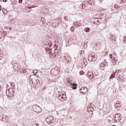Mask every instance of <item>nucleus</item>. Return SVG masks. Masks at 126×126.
<instances>
[{
	"mask_svg": "<svg viewBox=\"0 0 126 126\" xmlns=\"http://www.w3.org/2000/svg\"><path fill=\"white\" fill-rule=\"evenodd\" d=\"M11 126H15L14 125H12Z\"/></svg>",
	"mask_w": 126,
	"mask_h": 126,
	"instance_id": "43",
	"label": "nucleus"
},
{
	"mask_svg": "<svg viewBox=\"0 0 126 126\" xmlns=\"http://www.w3.org/2000/svg\"><path fill=\"white\" fill-rule=\"evenodd\" d=\"M108 123H109V124H110V123H111V121H110V120H108Z\"/></svg>",
	"mask_w": 126,
	"mask_h": 126,
	"instance_id": "37",
	"label": "nucleus"
},
{
	"mask_svg": "<svg viewBox=\"0 0 126 126\" xmlns=\"http://www.w3.org/2000/svg\"><path fill=\"white\" fill-rule=\"evenodd\" d=\"M60 67H55L54 68L51 69L50 71V73L52 75L56 76V75H58L59 73H60Z\"/></svg>",
	"mask_w": 126,
	"mask_h": 126,
	"instance_id": "3",
	"label": "nucleus"
},
{
	"mask_svg": "<svg viewBox=\"0 0 126 126\" xmlns=\"http://www.w3.org/2000/svg\"><path fill=\"white\" fill-rule=\"evenodd\" d=\"M74 27L72 26L71 28H70V30L72 32H74Z\"/></svg>",
	"mask_w": 126,
	"mask_h": 126,
	"instance_id": "27",
	"label": "nucleus"
},
{
	"mask_svg": "<svg viewBox=\"0 0 126 126\" xmlns=\"http://www.w3.org/2000/svg\"><path fill=\"white\" fill-rule=\"evenodd\" d=\"M36 85L38 87H41L42 86V82H41L40 80H36Z\"/></svg>",
	"mask_w": 126,
	"mask_h": 126,
	"instance_id": "12",
	"label": "nucleus"
},
{
	"mask_svg": "<svg viewBox=\"0 0 126 126\" xmlns=\"http://www.w3.org/2000/svg\"><path fill=\"white\" fill-rule=\"evenodd\" d=\"M0 57H2V54H0Z\"/></svg>",
	"mask_w": 126,
	"mask_h": 126,
	"instance_id": "39",
	"label": "nucleus"
},
{
	"mask_svg": "<svg viewBox=\"0 0 126 126\" xmlns=\"http://www.w3.org/2000/svg\"><path fill=\"white\" fill-rule=\"evenodd\" d=\"M24 72L25 73V72H26V70H24Z\"/></svg>",
	"mask_w": 126,
	"mask_h": 126,
	"instance_id": "41",
	"label": "nucleus"
},
{
	"mask_svg": "<svg viewBox=\"0 0 126 126\" xmlns=\"http://www.w3.org/2000/svg\"><path fill=\"white\" fill-rule=\"evenodd\" d=\"M1 35L2 37H5V36H6V35H7V32L4 31V32H2Z\"/></svg>",
	"mask_w": 126,
	"mask_h": 126,
	"instance_id": "19",
	"label": "nucleus"
},
{
	"mask_svg": "<svg viewBox=\"0 0 126 126\" xmlns=\"http://www.w3.org/2000/svg\"><path fill=\"white\" fill-rule=\"evenodd\" d=\"M6 94L8 97H12L14 95V88H11L6 90Z\"/></svg>",
	"mask_w": 126,
	"mask_h": 126,
	"instance_id": "2",
	"label": "nucleus"
},
{
	"mask_svg": "<svg viewBox=\"0 0 126 126\" xmlns=\"http://www.w3.org/2000/svg\"><path fill=\"white\" fill-rule=\"evenodd\" d=\"M9 29H10V30H11V28H10Z\"/></svg>",
	"mask_w": 126,
	"mask_h": 126,
	"instance_id": "45",
	"label": "nucleus"
},
{
	"mask_svg": "<svg viewBox=\"0 0 126 126\" xmlns=\"http://www.w3.org/2000/svg\"><path fill=\"white\" fill-rule=\"evenodd\" d=\"M60 97H61V98L62 100H63V96L60 95Z\"/></svg>",
	"mask_w": 126,
	"mask_h": 126,
	"instance_id": "34",
	"label": "nucleus"
},
{
	"mask_svg": "<svg viewBox=\"0 0 126 126\" xmlns=\"http://www.w3.org/2000/svg\"><path fill=\"white\" fill-rule=\"evenodd\" d=\"M123 0V2H125L126 3V0Z\"/></svg>",
	"mask_w": 126,
	"mask_h": 126,
	"instance_id": "35",
	"label": "nucleus"
},
{
	"mask_svg": "<svg viewBox=\"0 0 126 126\" xmlns=\"http://www.w3.org/2000/svg\"><path fill=\"white\" fill-rule=\"evenodd\" d=\"M84 54V51H83V50L81 51V52H80V55L82 56Z\"/></svg>",
	"mask_w": 126,
	"mask_h": 126,
	"instance_id": "28",
	"label": "nucleus"
},
{
	"mask_svg": "<svg viewBox=\"0 0 126 126\" xmlns=\"http://www.w3.org/2000/svg\"><path fill=\"white\" fill-rule=\"evenodd\" d=\"M33 126H39V124H35L34 125H33Z\"/></svg>",
	"mask_w": 126,
	"mask_h": 126,
	"instance_id": "33",
	"label": "nucleus"
},
{
	"mask_svg": "<svg viewBox=\"0 0 126 126\" xmlns=\"http://www.w3.org/2000/svg\"><path fill=\"white\" fill-rule=\"evenodd\" d=\"M0 11H1V6H0Z\"/></svg>",
	"mask_w": 126,
	"mask_h": 126,
	"instance_id": "38",
	"label": "nucleus"
},
{
	"mask_svg": "<svg viewBox=\"0 0 126 126\" xmlns=\"http://www.w3.org/2000/svg\"><path fill=\"white\" fill-rule=\"evenodd\" d=\"M116 126V125H113V126Z\"/></svg>",
	"mask_w": 126,
	"mask_h": 126,
	"instance_id": "46",
	"label": "nucleus"
},
{
	"mask_svg": "<svg viewBox=\"0 0 126 126\" xmlns=\"http://www.w3.org/2000/svg\"><path fill=\"white\" fill-rule=\"evenodd\" d=\"M87 91H88V89L85 87H82L80 90L81 93H84V94L87 93Z\"/></svg>",
	"mask_w": 126,
	"mask_h": 126,
	"instance_id": "9",
	"label": "nucleus"
},
{
	"mask_svg": "<svg viewBox=\"0 0 126 126\" xmlns=\"http://www.w3.org/2000/svg\"><path fill=\"white\" fill-rule=\"evenodd\" d=\"M109 38L110 42H112V43H116V41H117V36H116V35L111 34Z\"/></svg>",
	"mask_w": 126,
	"mask_h": 126,
	"instance_id": "6",
	"label": "nucleus"
},
{
	"mask_svg": "<svg viewBox=\"0 0 126 126\" xmlns=\"http://www.w3.org/2000/svg\"><path fill=\"white\" fill-rule=\"evenodd\" d=\"M6 29H7V28H8V27H5Z\"/></svg>",
	"mask_w": 126,
	"mask_h": 126,
	"instance_id": "42",
	"label": "nucleus"
},
{
	"mask_svg": "<svg viewBox=\"0 0 126 126\" xmlns=\"http://www.w3.org/2000/svg\"><path fill=\"white\" fill-rule=\"evenodd\" d=\"M41 21L43 24H45V23H46V20L44 18V17H42L41 18Z\"/></svg>",
	"mask_w": 126,
	"mask_h": 126,
	"instance_id": "20",
	"label": "nucleus"
},
{
	"mask_svg": "<svg viewBox=\"0 0 126 126\" xmlns=\"http://www.w3.org/2000/svg\"><path fill=\"white\" fill-rule=\"evenodd\" d=\"M121 72V70H116L115 72L114 73V74H112L111 76L112 77H115L117 74H118Z\"/></svg>",
	"mask_w": 126,
	"mask_h": 126,
	"instance_id": "11",
	"label": "nucleus"
},
{
	"mask_svg": "<svg viewBox=\"0 0 126 126\" xmlns=\"http://www.w3.org/2000/svg\"><path fill=\"white\" fill-rule=\"evenodd\" d=\"M3 96V91L1 90V87L0 86V98Z\"/></svg>",
	"mask_w": 126,
	"mask_h": 126,
	"instance_id": "15",
	"label": "nucleus"
},
{
	"mask_svg": "<svg viewBox=\"0 0 126 126\" xmlns=\"http://www.w3.org/2000/svg\"><path fill=\"white\" fill-rule=\"evenodd\" d=\"M118 120V122H120V121H121V120H122V116L120 115V117H118V119H116V120Z\"/></svg>",
	"mask_w": 126,
	"mask_h": 126,
	"instance_id": "29",
	"label": "nucleus"
},
{
	"mask_svg": "<svg viewBox=\"0 0 126 126\" xmlns=\"http://www.w3.org/2000/svg\"><path fill=\"white\" fill-rule=\"evenodd\" d=\"M67 80V81H68V82L69 83V79H68Z\"/></svg>",
	"mask_w": 126,
	"mask_h": 126,
	"instance_id": "40",
	"label": "nucleus"
},
{
	"mask_svg": "<svg viewBox=\"0 0 126 126\" xmlns=\"http://www.w3.org/2000/svg\"><path fill=\"white\" fill-rule=\"evenodd\" d=\"M32 109L34 112L36 113H41L42 112V109L40 107V106L36 105H34L32 106Z\"/></svg>",
	"mask_w": 126,
	"mask_h": 126,
	"instance_id": "5",
	"label": "nucleus"
},
{
	"mask_svg": "<svg viewBox=\"0 0 126 126\" xmlns=\"http://www.w3.org/2000/svg\"><path fill=\"white\" fill-rule=\"evenodd\" d=\"M107 66H108V63L105 62L102 63L100 64V69L104 70V69H105V67Z\"/></svg>",
	"mask_w": 126,
	"mask_h": 126,
	"instance_id": "7",
	"label": "nucleus"
},
{
	"mask_svg": "<svg viewBox=\"0 0 126 126\" xmlns=\"http://www.w3.org/2000/svg\"><path fill=\"white\" fill-rule=\"evenodd\" d=\"M59 99H60V100H61V101H63V100H61V98H59Z\"/></svg>",
	"mask_w": 126,
	"mask_h": 126,
	"instance_id": "44",
	"label": "nucleus"
},
{
	"mask_svg": "<svg viewBox=\"0 0 126 126\" xmlns=\"http://www.w3.org/2000/svg\"><path fill=\"white\" fill-rule=\"evenodd\" d=\"M84 30H85V32H86L87 33L90 32V28H85Z\"/></svg>",
	"mask_w": 126,
	"mask_h": 126,
	"instance_id": "22",
	"label": "nucleus"
},
{
	"mask_svg": "<svg viewBox=\"0 0 126 126\" xmlns=\"http://www.w3.org/2000/svg\"><path fill=\"white\" fill-rule=\"evenodd\" d=\"M85 4L84 3H82L81 5H80L79 7V8H81L82 9H84V8H85Z\"/></svg>",
	"mask_w": 126,
	"mask_h": 126,
	"instance_id": "18",
	"label": "nucleus"
},
{
	"mask_svg": "<svg viewBox=\"0 0 126 126\" xmlns=\"http://www.w3.org/2000/svg\"><path fill=\"white\" fill-rule=\"evenodd\" d=\"M87 111L89 113H90V112L92 111V109H91V108L90 107V108L87 109Z\"/></svg>",
	"mask_w": 126,
	"mask_h": 126,
	"instance_id": "25",
	"label": "nucleus"
},
{
	"mask_svg": "<svg viewBox=\"0 0 126 126\" xmlns=\"http://www.w3.org/2000/svg\"><path fill=\"white\" fill-rule=\"evenodd\" d=\"M3 2H6L7 1V0H3Z\"/></svg>",
	"mask_w": 126,
	"mask_h": 126,
	"instance_id": "36",
	"label": "nucleus"
},
{
	"mask_svg": "<svg viewBox=\"0 0 126 126\" xmlns=\"http://www.w3.org/2000/svg\"><path fill=\"white\" fill-rule=\"evenodd\" d=\"M11 85L12 86V88H14V89H15V84L14 83V82H12L11 83Z\"/></svg>",
	"mask_w": 126,
	"mask_h": 126,
	"instance_id": "23",
	"label": "nucleus"
},
{
	"mask_svg": "<svg viewBox=\"0 0 126 126\" xmlns=\"http://www.w3.org/2000/svg\"><path fill=\"white\" fill-rule=\"evenodd\" d=\"M57 20L58 21V24H60V23L62 22V18H59L58 19H57Z\"/></svg>",
	"mask_w": 126,
	"mask_h": 126,
	"instance_id": "24",
	"label": "nucleus"
},
{
	"mask_svg": "<svg viewBox=\"0 0 126 126\" xmlns=\"http://www.w3.org/2000/svg\"><path fill=\"white\" fill-rule=\"evenodd\" d=\"M116 77L117 79H122V76L121 75V72L117 74Z\"/></svg>",
	"mask_w": 126,
	"mask_h": 126,
	"instance_id": "16",
	"label": "nucleus"
},
{
	"mask_svg": "<svg viewBox=\"0 0 126 126\" xmlns=\"http://www.w3.org/2000/svg\"><path fill=\"white\" fill-rule=\"evenodd\" d=\"M111 59L112 60V63L114 65H116L118 63V56L115 54H112L111 56Z\"/></svg>",
	"mask_w": 126,
	"mask_h": 126,
	"instance_id": "4",
	"label": "nucleus"
},
{
	"mask_svg": "<svg viewBox=\"0 0 126 126\" xmlns=\"http://www.w3.org/2000/svg\"><path fill=\"white\" fill-rule=\"evenodd\" d=\"M23 0H19V3H22Z\"/></svg>",
	"mask_w": 126,
	"mask_h": 126,
	"instance_id": "32",
	"label": "nucleus"
},
{
	"mask_svg": "<svg viewBox=\"0 0 126 126\" xmlns=\"http://www.w3.org/2000/svg\"><path fill=\"white\" fill-rule=\"evenodd\" d=\"M56 57V54H52L51 55V58H55Z\"/></svg>",
	"mask_w": 126,
	"mask_h": 126,
	"instance_id": "31",
	"label": "nucleus"
},
{
	"mask_svg": "<svg viewBox=\"0 0 126 126\" xmlns=\"http://www.w3.org/2000/svg\"><path fill=\"white\" fill-rule=\"evenodd\" d=\"M115 8L117 9V10H120V9H121V7H120L119 5H118L117 4H115L114 5Z\"/></svg>",
	"mask_w": 126,
	"mask_h": 126,
	"instance_id": "21",
	"label": "nucleus"
},
{
	"mask_svg": "<svg viewBox=\"0 0 126 126\" xmlns=\"http://www.w3.org/2000/svg\"><path fill=\"white\" fill-rule=\"evenodd\" d=\"M71 87L72 88V89H74V90H75V89H77V84H71Z\"/></svg>",
	"mask_w": 126,
	"mask_h": 126,
	"instance_id": "10",
	"label": "nucleus"
},
{
	"mask_svg": "<svg viewBox=\"0 0 126 126\" xmlns=\"http://www.w3.org/2000/svg\"><path fill=\"white\" fill-rule=\"evenodd\" d=\"M87 75L89 78H91V79H95V75L93 72L91 73V72H89Z\"/></svg>",
	"mask_w": 126,
	"mask_h": 126,
	"instance_id": "8",
	"label": "nucleus"
},
{
	"mask_svg": "<svg viewBox=\"0 0 126 126\" xmlns=\"http://www.w3.org/2000/svg\"><path fill=\"white\" fill-rule=\"evenodd\" d=\"M97 55H95L94 53H91L88 56V60L89 62H95L97 60Z\"/></svg>",
	"mask_w": 126,
	"mask_h": 126,
	"instance_id": "1",
	"label": "nucleus"
},
{
	"mask_svg": "<svg viewBox=\"0 0 126 126\" xmlns=\"http://www.w3.org/2000/svg\"><path fill=\"white\" fill-rule=\"evenodd\" d=\"M80 74L81 75H82V74H84V71H80V72H79Z\"/></svg>",
	"mask_w": 126,
	"mask_h": 126,
	"instance_id": "30",
	"label": "nucleus"
},
{
	"mask_svg": "<svg viewBox=\"0 0 126 126\" xmlns=\"http://www.w3.org/2000/svg\"><path fill=\"white\" fill-rule=\"evenodd\" d=\"M87 3L90 5H94V4L95 3V1L94 0H90L89 1H87Z\"/></svg>",
	"mask_w": 126,
	"mask_h": 126,
	"instance_id": "13",
	"label": "nucleus"
},
{
	"mask_svg": "<svg viewBox=\"0 0 126 126\" xmlns=\"http://www.w3.org/2000/svg\"><path fill=\"white\" fill-rule=\"evenodd\" d=\"M115 107L117 108V109H119V108H121L122 107V104L120 103H116V104H115Z\"/></svg>",
	"mask_w": 126,
	"mask_h": 126,
	"instance_id": "14",
	"label": "nucleus"
},
{
	"mask_svg": "<svg viewBox=\"0 0 126 126\" xmlns=\"http://www.w3.org/2000/svg\"><path fill=\"white\" fill-rule=\"evenodd\" d=\"M121 116H122V115L120 113H117L116 114H115V119H116L117 120H118V118H120L121 117Z\"/></svg>",
	"mask_w": 126,
	"mask_h": 126,
	"instance_id": "17",
	"label": "nucleus"
},
{
	"mask_svg": "<svg viewBox=\"0 0 126 126\" xmlns=\"http://www.w3.org/2000/svg\"><path fill=\"white\" fill-rule=\"evenodd\" d=\"M54 82H57V79H53L51 80V83H54Z\"/></svg>",
	"mask_w": 126,
	"mask_h": 126,
	"instance_id": "26",
	"label": "nucleus"
}]
</instances>
